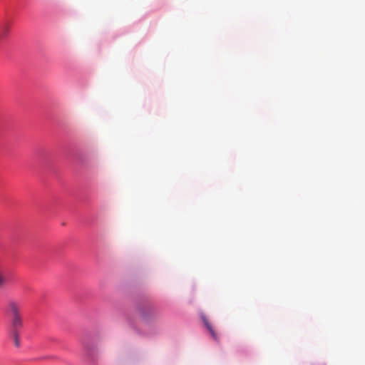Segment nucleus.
I'll list each match as a JSON object with an SVG mask.
<instances>
[{"instance_id": "obj_5", "label": "nucleus", "mask_w": 365, "mask_h": 365, "mask_svg": "<svg viewBox=\"0 0 365 365\" xmlns=\"http://www.w3.org/2000/svg\"><path fill=\"white\" fill-rule=\"evenodd\" d=\"M10 334L14 340L15 346L16 347H19L21 345L19 332H10Z\"/></svg>"}, {"instance_id": "obj_2", "label": "nucleus", "mask_w": 365, "mask_h": 365, "mask_svg": "<svg viewBox=\"0 0 365 365\" xmlns=\"http://www.w3.org/2000/svg\"><path fill=\"white\" fill-rule=\"evenodd\" d=\"M8 307L9 309L11 314V316H18L21 315L20 314V305L19 304L14 301V300H10L8 302Z\"/></svg>"}, {"instance_id": "obj_4", "label": "nucleus", "mask_w": 365, "mask_h": 365, "mask_svg": "<svg viewBox=\"0 0 365 365\" xmlns=\"http://www.w3.org/2000/svg\"><path fill=\"white\" fill-rule=\"evenodd\" d=\"M7 284V278L4 269L0 267V289L4 287Z\"/></svg>"}, {"instance_id": "obj_3", "label": "nucleus", "mask_w": 365, "mask_h": 365, "mask_svg": "<svg viewBox=\"0 0 365 365\" xmlns=\"http://www.w3.org/2000/svg\"><path fill=\"white\" fill-rule=\"evenodd\" d=\"M203 322L207 327V329L209 330L210 334L212 335V338L215 340L217 339V334L214 331L213 328L212 327L211 324L209 323L207 319L205 317L202 318Z\"/></svg>"}, {"instance_id": "obj_1", "label": "nucleus", "mask_w": 365, "mask_h": 365, "mask_svg": "<svg viewBox=\"0 0 365 365\" xmlns=\"http://www.w3.org/2000/svg\"><path fill=\"white\" fill-rule=\"evenodd\" d=\"M23 327L24 323L21 315L11 316L10 332H20Z\"/></svg>"}]
</instances>
